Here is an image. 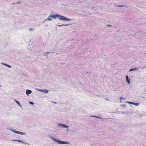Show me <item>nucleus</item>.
Listing matches in <instances>:
<instances>
[{
    "label": "nucleus",
    "instance_id": "obj_20",
    "mask_svg": "<svg viewBox=\"0 0 146 146\" xmlns=\"http://www.w3.org/2000/svg\"><path fill=\"white\" fill-rule=\"evenodd\" d=\"M38 90L39 91H40V92H43V90H42V89H40V90Z\"/></svg>",
    "mask_w": 146,
    "mask_h": 146
},
{
    "label": "nucleus",
    "instance_id": "obj_15",
    "mask_svg": "<svg viewBox=\"0 0 146 146\" xmlns=\"http://www.w3.org/2000/svg\"><path fill=\"white\" fill-rule=\"evenodd\" d=\"M125 99V98H123L122 97H121L120 98V100L121 102L122 99Z\"/></svg>",
    "mask_w": 146,
    "mask_h": 146
},
{
    "label": "nucleus",
    "instance_id": "obj_31",
    "mask_svg": "<svg viewBox=\"0 0 146 146\" xmlns=\"http://www.w3.org/2000/svg\"><path fill=\"white\" fill-rule=\"evenodd\" d=\"M2 86L0 85V87H1Z\"/></svg>",
    "mask_w": 146,
    "mask_h": 146
},
{
    "label": "nucleus",
    "instance_id": "obj_1",
    "mask_svg": "<svg viewBox=\"0 0 146 146\" xmlns=\"http://www.w3.org/2000/svg\"><path fill=\"white\" fill-rule=\"evenodd\" d=\"M48 17H51L54 19H56L57 17H59V19L62 21H69L72 20L71 19H68L65 17L64 16L59 15H49Z\"/></svg>",
    "mask_w": 146,
    "mask_h": 146
},
{
    "label": "nucleus",
    "instance_id": "obj_8",
    "mask_svg": "<svg viewBox=\"0 0 146 146\" xmlns=\"http://www.w3.org/2000/svg\"><path fill=\"white\" fill-rule=\"evenodd\" d=\"M52 20V19L51 18H47L46 19H45L44 21H51Z\"/></svg>",
    "mask_w": 146,
    "mask_h": 146
},
{
    "label": "nucleus",
    "instance_id": "obj_26",
    "mask_svg": "<svg viewBox=\"0 0 146 146\" xmlns=\"http://www.w3.org/2000/svg\"><path fill=\"white\" fill-rule=\"evenodd\" d=\"M7 64H3V65H5V66H6V65H7Z\"/></svg>",
    "mask_w": 146,
    "mask_h": 146
},
{
    "label": "nucleus",
    "instance_id": "obj_16",
    "mask_svg": "<svg viewBox=\"0 0 146 146\" xmlns=\"http://www.w3.org/2000/svg\"><path fill=\"white\" fill-rule=\"evenodd\" d=\"M92 117H97V118H100V119H101V118L100 117H97L96 116H95V115H93V116H92Z\"/></svg>",
    "mask_w": 146,
    "mask_h": 146
},
{
    "label": "nucleus",
    "instance_id": "obj_19",
    "mask_svg": "<svg viewBox=\"0 0 146 146\" xmlns=\"http://www.w3.org/2000/svg\"><path fill=\"white\" fill-rule=\"evenodd\" d=\"M6 66L10 68H11V66L8 64H7V65H6Z\"/></svg>",
    "mask_w": 146,
    "mask_h": 146
},
{
    "label": "nucleus",
    "instance_id": "obj_12",
    "mask_svg": "<svg viewBox=\"0 0 146 146\" xmlns=\"http://www.w3.org/2000/svg\"><path fill=\"white\" fill-rule=\"evenodd\" d=\"M125 102V103H129V104H133V102H128V101H127V102Z\"/></svg>",
    "mask_w": 146,
    "mask_h": 146
},
{
    "label": "nucleus",
    "instance_id": "obj_13",
    "mask_svg": "<svg viewBox=\"0 0 146 146\" xmlns=\"http://www.w3.org/2000/svg\"><path fill=\"white\" fill-rule=\"evenodd\" d=\"M133 104H133V105L136 106H138L139 105V104L138 103H135L133 102Z\"/></svg>",
    "mask_w": 146,
    "mask_h": 146
},
{
    "label": "nucleus",
    "instance_id": "obj_14",
    "mask_svg": "<svg viewBox=\"0 0 146 146\" xmlns=\"http://www.w3.org/2000/svg\"><path fill=\"white\" fill-rule=\"evenodd\" d=\"M29 103L30 104H31V105H34V103L33 102H29Z\"/></svg>",
    "mask_w": 146,
    "mask_h": 146
},
{
    "label": "nucleus",
    "instance_id": "obj_7",
    "mask_svg": "<svg viewBox=\"0 0 146 146\" xmlns=\"http://www.w3.org/2000/svg\"><path fill=\"white\" fill-rule=\"evenodd\" d=\"M15 100V102H16L18 105L21 108H22V106L20 104V103H19V102L17 101V100Z\"/></svg>",
    "mask_w": 146,
    "mask_h": 146
},
{
    "label": "nucleus",
    "instance_id": "obj_5",
    "mask_svg": "<svg viewBox=\"0 0 146 146\" xmlns=\"http://www.w3.org/2000/svg\"><path fill=\"white\" fill-rule=\"evenodd\" d=\"M126 81L128 82V84H130V81L129 78H128V76L127 75L126 76Z\"/></svg>",
    "mask_w": 146,
    "mask_h": 146
},
{
    "label": "nucleus",
    "instance_id": "obj_27",
    "mask_svg": "<svg viewBox=\"0 0 146 146\" xmlns=\"http://www.w3.org/2000/svg\"><path fill=\"white\" fill-rule=\"evenodd\" d=\"M7 64H3V65H5V66H6V65H7Z\"/></svg>",
    "mask_w": 146,
    "mask_h": 146
},
{
    "label": "nucleus",
    "instance_id": "obj_25",
    "mask_svg": "<svg viewBox=\"0 0 146 146\" xmlns=\"http://www.w3.org/2000/svg\"><path fill=\"white\" fill-rule=\"evenodd\" d=\"M22 143H23L24 144H26L27 143L25 142H24L23 141V142H22Z\"/></svg>",
    "mask_w": 146,
    "mask_h": 146
},
{
    "label": "nucleus",
    "instance_id": "obj_23",
    "mask_svg": "<svg viewBox=\"0 0 146 146\" xmlns=\"http://www.w3.org/2000/svg\"><path fill=\"white\" fill-rule=\"evenodd\" d=\"M63 26H68V24H66V25L63 24Z\"/></svg>",
    "mask_w": 146,
    "mask_h": 146
},
{
    "label": "nucleus",
    "instance_id": "obj_29",
    "mask_svg": "<svg viewBox=\"0 0 146 146\" xmlns=\"http://www.w3.org/2000/svg\"><path fill=\"white\" fill-rule=\"evenodd\" d=\"M106 100H109V99H106Z\"/></svg>",
    "mask_w": 146,
    "mask_h": 146
},
{
    "label": "nucleus",
    "instance_id": "obj_3",
    "mask_svg": "<svg viewBox=\"0 0 146 146\" xmlns=\"http://www.w3.org/2000/svg\"><path fill=\"white\" fill-rule=\"evenodd\" d=\"M9 130H10L11 131H12V132H13L17 134L21 135H25L26 134L25 133H24L14 130L11 129H9Z\"/></svg>",
    "mask_w": 146,
    "mask_h": 146
},
{
    "label": "nucleus",
    "instance_id": "obj_2",
    "mask_svg": "<svg viewBox=\"0 0 146 146\" xmlns=\"http://www.w3.org/2000/svg\"><path fill=\"white\" fill-rule=\"evenodd\" d=\"M50 138L52 139L54 141L57 142L58 144H70V142L69 141H62L60 140H58L56 139H54L53 137H50Z\"/></svg>",
    "mask_w": 146,
    "mask_h": 146
},
{
    "label": "nucleus",
    "instance_id": "obj_11",
    "mask_svg": "<svg viewBox=\"0 0 146 146\" xmlns=\"http://www.w3.org/2000/svg\"><path fill=\"white\" fill-rule=\"evenodd\" d=\"M137 68H131L129 70V71H132L136 69H137Z\"/></svg>",
    "mask_w": 146,
    "mask_h": 146
},
{
    "label": "nucleus",
    "instance_id": "obj_17",
    "mask_svg": "<svg viewBox=\"0 0 146 146\" xmlns=\"http://www.w3.org/2000/svg\"><path fill=\"white\" fill-rule=\"evenodd\" d=\"M29 30L30 31H33L34 30V28H30L29 29Z\"/></svg>",
    "mask_w": 146,
    "mask_h": 146
},
{
    "label": "nucleus",
    "instance_id": "obj_4",
    "mask_svg": "<svg viewBox=\"0 0 146 146\" xmlns=\"http://www.w3.org/2000/svg\"><path fill=\"white\" fill-rule=\"evenodd\" d=\"M58 125L60 126V128H68L69 127L65 124H58Z\"/></svg>",
    "mask_w": 146,
    "mask_h": 146
},
{
    "label": "nucleus",
    "instance_id": "obj_18",
    "mask_svg": "<svg viewBox=\"0 0 146 146\" xmlns=\"http://www.w3.org/2000/svg\"><path fill=\"white\" fill-rule=\"evenodd\" d=\"M117 6L119 7H124V5H117Z\"/></svg>",
    "mask_w": 146,
    "mask_h": 146
},
{
    "label": "nucleus",
    "instance_id": "obj_21",
    "mask_svg": "<svg viewBox=\"0 0 146 146\" xmlns=\"http://www.w3.org/2000/svg\"><path fill=\"white\" fill-rule=\"evenodd\" d=\"M121 106L122 107H125L126 105L125 104H123V105H121Z\"/></svg>",
    "mask_w": 146,
    "mask_h": 146
},
{
    "label": "nucleus",
    "instance_id": "obj_6",
    "mask_svg": "<svg viewBox=\"0 0 146 146\" xmlns=\"http://www.w3.org/2000/svg\"><path fill=\"white\" fill-rule=\"evenodd\" d=\"M31 90H27L26 91V93L27 95L31 94L32 93Z\"/></svg>",
    "mask_w": 146,
    "mask_h": 146
},
{
    "label": "nucleus",
    "instance_id": "obj_30",
    "mask_svg": "<svg viewBox=\"0 0 146 146\" xmlns=\"http://www.w3.org/2000/svg\"><path fill=\"white\" fill-rule=\"evenodd\" d=\"M2 64L3 65V64H4V63H2Z\"/></svg>",
    "mask_w": 146,
    "mask_h": 146
},
{
    "label": "nucleus",
    "instance_id": "obj_10",
    "mask_svg": "<svg viewBox=\"0 0 146 146\" xmlns=\"http://www.w3.org/2000/svg\"><path fill=\"white\" fill-rule=\"evenodd\" d=\"M48 91L47 90H43V92L44 93H47L48 92Z\"/></svg>",
    "mask_w": 146,
    "mask_h": 146
},
{
    "label": "nucleus",
    "instance_id": "obj_9",
    "mask_svg": "<svg viewBox=\"0 0 146 146\" xmlns=\"http://www.w3.org/2000/svg\"><path fill=\"white\" fill-rule=\"evenodd\" d=\"M13 141H17L20 142H23V141L21 140H17V139H13Z\"/></svg>",
    "mask_w": 146,
    "mask_h": 146
},
{
    "label": "nucleus",
    "instance_id": "obj_22",
    "mask_svg": "<svg viewBox=\"0 0 146 146\" xmlns=\"http://www.w3.org/2000/svg\"><path fill=\"white\" fill-rule=\"evenodd\" d=\"M58 26L59 27H60L61 26H63V24H62V25H58Z\"/></svg>",
    "mask_w": 146,
    "mask_h": 146
},
{
    "label": "nucleus",
    "instance_id": "obj_24",
    "mask_svg": "<svg viewBox=\"0 0 146 146\" xmlns=\"http://www.w3.org/2000/svg\"><path fill=\"white\" fill-rule=\"evenodd\" d=\"M52 103H54V104H56V102H52Z\"/></svg>",
    "mask_w": 146,
    "mask_h": 146
},
{
    "label": "nucleus",
    "instance_id": "obj_28",
    "mask_svg": "<svg viewBox=\"0 0 146 146\" xmlns=\"http://www.w3.org/2000/svg\"><path fill=\"white\" fill-rule=\"evenodd\" d=\"M49 53H50V52H47L46 53V54H49Z\"/></svg>",
    "mask_w": 146,
    "mask_h": 146
}]
</instances>
